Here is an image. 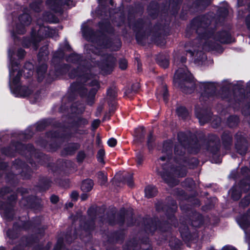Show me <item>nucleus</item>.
Instances as JSON below:
<instances>
[{
  "label": "nucleus",
  "instance_id": "nucleus-1",
  "mask_svg": "<svg viewBox=\"0 0 250 250\" xmlns=\"http://www.w3.org/2000/svg\"><path fill=\"white\" fill-rule=\"evenodd\" d=\"M211 21L209 16H204L195 19L192 22L194 29L203 43V49L208 51L217 49L218 42L228 43L231 42L229 32L226 31L215 32L213 28L209 27Z\"/></svg>",
  "mask_w": 250,
  "mask_h": 250
},
{
  "label": "nucleus",
  "instance_id": "nucleus-2",
  "mask_svg": "<svg viewBox=\"0 0 250 250\" xmlns=\"http://www.w3.org/2000/svg\"><path fill=\"white\" fill-rule=\"evenodd\" d=\"M81 68L74 69L69 74L71 78L78 77V81L71 85V88L74 91H77L81 97H85L88 103L92 104L95 95L100 88V83L95 75L91 74V70L84 69L80 72Z\"/></svg>",
  "mask_w": 250,
  "mask_h": 250
},
{
  "label": "nucleus",
  "instance_id": "nucleus-3",
  "mask_svg": "<svg viewBox=\"0 0 250 250\" xmlns=\"http://www.w3.org/2000/svg\"><path fill=\"white\" fill-rule=\"evenodd\" d=\"M174 80L184 93H191L195 88L192 76L186 67L179 68L176 70Z\"/></svg>",
  "mask_w": 250,
  "mask_h": 250
},
{
  "label": "nucleus",
  "instance_id": "nucleus-4",
  "mask_svg": "<svg viewBox=\"0 0 250 250\" xmlns=\"http://www.w3.org/2000/svg\"><path fill=\"white\" fill-rule=\"evenodd\" d=\"M162 169H158V174L170 186H174L177 184L178 182L173 178V175H177L179 177L186 176L187 171L185 166L177 168L172 167L169 163L163 165L161 164Z\"/></svg>",
  "mask_w": 250,
  "mask_h": 250
},
{
  "label": "nucleus",
  "instance_id": "nucleus-5",
  "mask_svg": "<svg viewBox=\"0 0 250 250\" xmlns=\"http://www.w3.org/2000/svg\"><path fill=\"white\" fill-rule=\"evenodd\" d=\"M115 62V57L111 55L106 54L102 56V62L97 64L103 73L108 74L113 71Z\"/></svg>",
  "mask_w": 250,
  "mask_h": 250
},
{
  "label": "nucleus",
  "instance_id": "nucleus-6",
  "mask_svg": "<svg viewBox=\"0 0 250 250\" xmlns=\"http://www.w3.org/2000/svg\"><path fill=\"white\" fill-rule=\"evenodd\" d=\"M178 140L179 143L175 145L174 153L176 155L182 156L188 143V137L185 133L180 132L178 134Z\"/></svg>",
  "mask_w": 250,
  "mask_h": 250
},
{
  "label": "nucleus",
  "instance_id": "nucleus-7",
  "mask_svg": "<svg viewBox=\"0 0 250 250\" xmlns=\"http://www.w3.org/2000/svg\"><path fill=\"white\" fill-rule=\"evenodd\" d=\"M72 2L71 0H47L46 4L54 12H61L63 5L70 6Z\"/></svg>",
  "mask_w": 250,
  "mask_h": 250
},
{
  "label": "nucleus",
  "instance_id": "nucleus-8",
  "mask_svg": "<svg viewBox=\"0 0 250 250\" xmlns=\"http://www.w3.org/2000/svg\"><path fill=\"white\" fill-rule=\"evenodd\" d=\"M20 23L16 27V32L20 34L25 33V28L30 25L31 22V18L26 13H23L19 17Z\"/></svg>",
  "mask_w": 250,
  "mask_h": 250
},
{
  "label": "nucleus",
  "instance_id": "nucleus-9",
  "mask_svg": "<svg viewBox=\"0 0 250 250\" xmlns=\"http://www.w3.org/2000/svg\"><path fill=\"white\" fill-rule=\"evenodd\" d=\"M236 142L235 143L236 149L241 155L244 154L247 149V143L242 133H237L235 136Z\"/></svg>",
  "mask_w": 250,
  "mask_h": 250
},
{
  "label": "nucleus",
  "instance_id": "nucleus-10",
  "mask_svg": "<svg viewBox=\"0 0 250 250\" xmlns=\"http://www.w3.org/2000/svg\"><path fill=\"white\" fill-rule=\"evenodd\" d=\"M201 88L204 89V92L202 93L200 99H203L204 97H209L213 95L215 91V87L212 83H203L201 84Z\"/></svg>",
  "mask_w": 250,
  "mask_h": 250
},
{
  "label": "nucleus",
  "instance_id": "nucleus-11",
  "mask_svg": "<svg viewBox=\"0 0 250 250\" xmlns=\"http://www.w3.org/2000/svg\"><path fill=\"white\" fill-rule=\"evenodd\" d=\"M87 213L89 216L91 218V219L87 221L83 225V229L86 232H90L91 230H93L95 226H94V219L95 218H93V217L95 216V211L94 208H90L87 210Z\"/></svg>",
  "mask_w": 250,
  "mask_h": 250
},
{
  "label": "nucleus",
  "instance_id": "nucleus-12",
  "mask_svg": "<svg viewBox=\"0 0 250 250\" xmlns=\"http://www.w3.org/2000/svg\"><path fill=\"white\" fill-rule=\"evenodd\" d=\"M172 143L170 140L165 142L163 145L162 152L166 154L167 156H162L160 158L159 160L165 161L167 159H169V157L172 154Z\"/></svg>",
  "mask_w": 250,
  "mask_h": 250
},
{
  "label": "nucleus",
  "instance_id": "nucleus-13",
  "mask_svg": "<svg viewBox=\"0 0 250 250\" xmlns=\"http://www.w3.org/2000/svg\"><path fill=\"white\" fill-rule=\"evenodd\" d=\"M237 222L243 229H245L249 226L250 225V210H249L246 214L238 218Z\"/></svg>",
  "mask_w": 250,
  "mask_h": 250
},
{
  "label": "nucleus",
  "instance_id": "nucleus-14",
  "mask_svg": "<svg viewBox=\"0 0 250 250\" xmlns=\"http://www.w3.org/2000/svg\"><path fill=\"white\" fill-rule=\"evenodd\" d=\"M14 147L15 148V150L18 151L19 153H21L22 155H23L24 153H25V151H27L30 154L34 150L33 146L30 144L24 145L20 143H17Z\"/></svg>",
  "mask_w": 250,
  "mask_h": 250
},
{
  "label": "nucleus",
  "instance_id": "nucleus-15",
  "mask_svg": "<svg viewBox=\"0 0 250 250\" xmlns=\"http://www.w3.org/2000/svg\"><path fill=\"white\" fill-rule=\"evenodd\" d=\"M222 143L226 149H229L232 142V136L229 132H225L222 136Z\"/></svg>",
  "mask_w": 250,
  "mask_h": 250
},
{
  "label": "nucleus",
  "instance_id": "nucleus-16",
  "mask_svg": "<svg viewBox=\"0 0 250 250\" xmlns=\"http://www.w3.org/2000/svg\"><path fill=\"white\" fill-rule=\"evenodd\" d=\"M196 115L199 119L200 124L201 125H203L210 120L211 114L210 113H208L206 115H203L199 113L197 109H196Z\"/></svg>",
  "mask_w": 250,
  "mask_h": 250
},
{
  "label": "nucleus",
  "instance_id": "nucleus-17",
  "mask_svg": "<svg viewBox=\"0 0 250 250\" xmlns=\"http://www.w3.org/2000/svg\"><path fill=\"white\" fill-rule=\"evenodd\" d=\"M47 70V65L45 63H42L37 68L38 80L39 82L42 81L44 78V74Z\"/></svg>",
  "mask_w": 250,
  "mask_h": 250
},
{
  "label": "nucleus",
  "instance_id": "nucleus-18",
  "mask_svg": "<svg viewBox=\"0 0 250 250\" xmlns=\"http://www.w3.org/2000/svg\"><path fill=\"white\" fill-rule=\"evenodd\" d=\"M205 16H207V15H205ZM201 17H204V16H201ZM199 17H201V16H199V17H197L195 18H194L191 21V24H190V28H188V27L187 29V34H186V36H188V37H190V35H188V32H189L190 30H193V31H194L197 34V37L196 38V39L194 41V42L195 43H197V45L199 46L200 45H202V47L203 48V43H202L201 42V39L199 38V35L197 33L196 30L195 29H194L193 26H192V22L193 21L196 19V18H198Z\"/></svg>",
  "mask_w": 250,
  "mask_h": 250
},
{
  "label": "nucleus",
  "instance_id": "nucleus-19",
  "mask_svg": "<svg viewBox=\"0 0 250 250\" xmlns=\"http://www.w3.org/2000/svg\"><path fill=\"white\" fill-rule=\"evenodd\" d=\"M93 185L94 184L92 180L86 179L83 182L81 189L84 192H88L92 189Z\"/></svg>",
  "mask_w": 250,
  "mask_h": 250
},
{
  "label": "nucleus",
  "instance_id": "nucleus-20",
  "mask_svg": "<svg viewBox=\"0 0 250 250\" xmlns=\"http://www.w3.org/2000/svg\"><path fill=\"white\" fill-rule=\"evenodd\" d=\"M136 131L135 141L142 142L145 138V130L144 127H140L137 128Z\"/></svg>",
  "mask_w": 250,
  "mask_h": 250
},
{
  "label": "nucleus",
  "instance_id": "nucleus-21",
  "mask_svg": "<svg viewBox=\"0 0 250 250\" xmlns=\"http://www.w3.org/2000/svg\"><path fill=\"white\" fill-rule=\"evenodd\" d=\"M145 191L146 196L148 198L155 196L157 192L156 188L152 186L146 187L145 189Z\"/></svg>",
  "mask_w": 250,
  "mask_h": 250
},
{
  "label": "nucleus",
  "instance_id": "nucleus-22",
  "mask_svg": "<svg viewBox=\"0 0 250 250\" xmlns=\"http://www.w3.org/2000/svg\"><path fill=\"white\" fill-rule=\"evenodd\" d=\"M17 91L19 95L21 97L28 96L31 93V90L29 89L28 87L25 86L18 87Z\"/></svg>",
  "mask_w": 250,
  "mask_h": 250
},
{
  "label": "nucleus",
  "instance_id": "nucleus-23",
  "mask_svg": "<svg viewBox=\"0 0 250 250\" xmlns=\"http://www.w3.org/2000/svg\"><path fill=\"white\" fill-rule=\"evenodd\" d=\"M157 62L160 66L166 68L169 64V59L165 56H160L157 58Z\"/></svg>",
  "mask_w": 250,
  "mask_h": 250
},
{
  "label": "nucleus",
  "instance_id": "nucleus-24",
  "mask_svg": "<svg viewBox=\"0 0 250 250\" xmlns=\"http://www.w3.org/2000/svg\"><path fill=\"white\" fill-rule=\"evenodd\" d=\"M79 148V145L77 144H69L67 147H65L64 150L66 154L71 155L73 154L77 149Z\"/></svg>",
  "mask_w": 250,
  "mask_h": 250
},
{
  "label": "nucleus",
  "instance_id": "nucleus-25",
  "mask_svg": "<svg viewBox=\"0 0 250 250\" xmlns=\"http://www.w3.org/2000/svg\"><path fill=\"white\" fill-rule=\"evenodd\" d=\"M194 217L196 219L191 221V225L195 228L199 227L203 223L202 217L198 213L194 215Z\"/></svg>",
  "mask_w": 250,
  "mask_h": 250
},
{
  "label": "nucleus",
  "instance_id": "nucleus-26",
  "mask_svg": "<svg viewBox=\"0 0 250 250\" xmlns=\"http://www.w3.org/2000/svg\"><path fill=\"white\" fill-rule=\"evenodd\" d=\"M178 115L183 119H185L188 115V112L185 107L180 106L176 109Z\"/></svg>",
  "mask_w": 250,
  "mask_h": 250
},
{
  "label": "nucleus",
  "instance_id": "nucleus-27",
  "mask_svg": "<svg viewBox=\"0 0 250 250\" xmlns=\"http://www.w3.org/2000/svg\"><path fill=\"white\" fill-rule=\"evenodd\" d=\"M97 176L98 178V182L101 185H104L107 181V178L106 175L104 172L100 171L97 173Z\"/></svg>",
  "mask_w": 250,
  "mask_h": 250
},
{
  "label": "nucleus",
  "instance_id": "nucleus-28",
  "mask_svg": "<svg viewBox=\"0 0 250 250\" xmlns=\"http://www.w3.org/2000/svg\"><path fill=\"white\" fill-rule=\"evenodd\" d=\"M239 119L236 116H230L228 119V123L230 127L236 125L238 123Z\"/></svg>",
  "mask_w": 250,
  "mask_h": 250
},
{
  "label": "nucleus",
  "instance_id": "nucleus-29",
  "mask_svg": "<svg viewBox=\"0 0 250 250\" xmlns=\"http://www.w3.org/2000/svg\"><path fill=\"white\" fill-rule=\"evenodd\" d=\"M88 124V121L84 118H79L75 122L74 126L76 127H82Z\"/></svg>",
  "mask_w": 250,
  "mask_h": 250
},
{
  "label": "nucleus",
  "instance_id": "nucleus-30",
  "mask_svg": "<svg viewBox=\"0 0 250 250\" xmlns=\"http://www.w3.org/2000/svg\"><path fill=\"white\" fill-rule=\"evenodd\" d=\"M149 223L146 225L145 229L147 233H153L156 229V224L152 220L149 221Z\"/></svg>",
  "mask_w": 250,
  "mask_h": 250
},
{
  "label": "nucleus",
  "instance_id": "nucleus-31",
  "mask_svg": "<svg viewBox=\"0 0 250 250\" xmlns=\"http://www.w3.org/2000/svg\"><path fill=\"white\" fill-rule=\"evenodd\" d=\"M21 168L22 171L21 172V176L25 179L29 178L30 175V169L24 165H23Z\"/></svg>",
  "mask_w": 250,
  "mask_h": 250
},
{
  "label": "nucleus",
  "instance_id": "nucleus-32",
  "mask_svg": "<svg viewBox=\"0 0 250 250\" xmlns=\"http://www.w3.org/2000/svg\"><path fill=\"white\" fill-rule=\"evenodd\" d=\"M250 203V193L246 196L241 201L240 206L245 208L249 205Z\"/></svg>",
  "mask_w": 250,
  "mask_h": 250
},
{
  "label": "nucleus",
  "instance_id": "nucleus-33",
  "mask_svg": "<svg viewBox=\"0 0 250 250\" xmlns=\"http://www.w3.org/2000/svg\"><path fill=\"white\" fill-rule=\"evenodd\" d=\"M104 155H105V151L104 150V149H100L98 153H97V159H98V161L104 164Z\"/></svg>",
  "mask_w": 250,
  "mask_h": 250
},
{
  "label": "nucleus",
  "instance_id": "nucleus-34",
  "mask_svg": "<svg viewBox=\"0 0 250 250\" xmlns=\"http://www.w3.org/2000/svg\"><path fill=\"white\" fill-rule=\"evenodd\" d=\"M241 195L240 192L237 190L235 188H233L231 189V197L234 200H238Z\"/></svg>",
  "mask_w": 250,
  "mask_h": 250
},
{
  "label": "nucleus",
  "instance_id": "nucleus-35",
  "mask_svg": "<svg viewBox=\"0 0 250 250\" xmlns=\"http://www.w3.org/2000/svg\"><path fill=\"white\" fill-rule=\"evenodd\" d=\"M211 0H197L196 4L198 6L205 7L210 4Z\"/></svg>",
  "mask_w": 250,
  "mask_h": 250
},
{
  "label": "nucleus",
  "instance_id": "nucleus-36",
  "mask_svg": "<svg viewBox=\"0 0 250 250\" xmlns=\"http://www.w3.org/2000/svg\"><path fill=\"white\" fill-rule=\"evenodd\" d=\"M48 54V51L47 50V48L46 46L43 47L40 50V51L39 53V58H43V59H45L44 57H47Z\"/></svg>",
  "mask_w": 250,
  "mask_h": 250
},
{
  "label": "nucleus",
  "instance_id": "nucleus-37",
  "mask_svg": "<svg viewBox=\"0 0 250 250\" xmlns=\"http://www.w3.org/2000/svg\"><path fill=\"white\" fill-rule=\"evenodd\" d=\"M30 6L36 12H39L41 10V6L40 3L34 2L30 4Z\"/></svg>",
  "mask_w": 250,
  "mask_h": 250
},
{
  "label": "nucleus",
  "instance_id": "nucleus-38",
  "mask_svg": "<svg viewBox=\"0 0 250 250\" xmlns=\"http://www.w3.org/2000/svg\"><path fill=\"white\" fill-rule=\"evenodd\" d=\"M154 141V138L153 136L152 133L151 132L150 133L149 136L147 138V146L149 149H152L153 147V143Z\"/></svg>",
  "mask_w": 250,
  "mask_h": 250
},
{
  "label": "nucleus",
  "instance_id": "nucleus-39",
  "mask_svg": "<svg viewBox=\"0 0 250 250\" xmlns=\"http://www.w3.org/2000/svg\"><path fill=\"white\" fill-rule=\"evenodd\" d=\"M161 91H162V95L164 101L167 103L168 101V94L166 86H163L161 87Z\"/></svg>",
  "mask_w": 250,
  "mask_h": 250
},
{
  "label": "nucleus",
  "instance_id": "nucleus-40",
  "mask_svg": "<svg viewBox=\"0 0 250 250\" xmlns=\"http://www.w3.org/2000/svg\"><path fill=\"white\" fill-rule=\"evenodd\" d=\"M139 88H140V86H139V83H134L131 86V89H128L125 92V93L126 95H127L132 92L133 93H136L137 91V90L139 89Z\"/></svg>",
  "mask_w": 250,
  "mask_h": 250
},
{
  "label": "nucleus",
  "instance_id": "nucleus-41",
  "mask_svg": "<svg viewBox=\"0 0 250 250\" xmlns=\"http://www.w3.org/2000/svg\"><path fill=\"white\" fill-rule=\"evenodd\" d=\"M119 67L122 69L124 70L127 68V62L125 59H122L119 61Z\"/></svg>",
  "mask_w": 250,
  "mask_h": 250
},
{
  "label": "nucleus",
  "instance_id": "nucleus-42",
  "mask_svg": "<svg viewBox=\"0 0 250 250\" xmlns=\"http://www.w3.org/2000/svg\"><path fill=\"white\" fill-rule=\"evenodd\" d=\"M86 155L83 151H80L77 155V160L79 162H82L85 158Z\"/></svg>",
  "mask_w": 250,
  "mask_h": 250
},
{
  "label": "nucleus",
  "instance_id": "nucleus-43",
  "mask_svg": "<svg viewBox=\"0 0 250 250\" xmlns=\"http://www.w3.org/2000/svg\"><path fill=\"white\" fill-rule=\"evenodd\" d=\"M107 144L110 147H114L117 144V140L115 138H111L108 140Z\"/></svg>",
  "mask_w": 250,
  "mask_h": 250
},
{
  "label": "nucleus",
  "instance_id": "nucleus-44",
  "mask_svg": "<svg viewBox=\"0 0 250 250\" xmlns=\"http://www.w3.org/2000/svg\"><path fill=\"white\" fill-rule=\"evenodd\" d=\"M107 95L111 98H115L117 96V93L115 89H109L107 90Z\"/></svg>",
  "mask_w": 250,
  "mask_h": 250
},
{
  "label": "nucleus",
  "instance_id": "nucleus-45",
  "mask_svg": "<svg viewBox=\"0 0 250 250\" xmlns=\"http://www.w3.org/2000/svg\"><path fill=\"white\" fill-rule=\"evenodd\" d=\"M21 75V72L20 70L18 71L16 76L13 80V83L14 84L16 85L19 83Z\"/></svg>",
  "mask_w": 250,
  "mask_h": 250
},
{
  "label": "nucleus",
  "instance_id": "nucleus-46",
  "mask_svg": "<svg viewBox=\"0 0 250 250\" xmlns=\"http://www.w3.org/2000/svg\"><path fill=\"white\" fill-rule=\"evenodd\" d=\"M127 179L125 180L127 184L129 187H132L133 184V182L132 181V175L131 174H128L127 177H126Z\"/></svg>",
  "mask_w": 250,
  "mask_h": 250
},
{
  "label": "nucleus",
  "instance_id": "nucleus-47",
  "mask_svg": "<svg viewBox=\"0 0 250 250\" xmlns=\"http://www.w3.org/2000/svg\"><path fill=\"white\" fill-rule=\"evenodd\" d=\"M100 124V121L98 119L95 120L93 121L91 126L94 129H96Z\"/></svg>",
  "mask_w": 250,
  "mask_h": 250
},
{
  "label": "nucleus",
  "instance_id": "nucleus-48",
  "mask_svg": "<svg viewBox=\"0 0 250 250\" xmlns=\"http://www.w3.org/2000/svg\"><path fill=\"white\" fill-rule=\"evenodd\" d=\"M137 162L138 165H141L143 160V156L141 153H138L136 156Z\"/></svg>",
  "mask_w": 250,
  "mask_h": 250
},
{
  "label": "nucleus",
  "instance_id": "nucleus-49",
  "mask_svg": "<svg viewBox=\"0 0 250 250\" xmlns=\"http://www.w3.org/2000/svg\"><path fill=\"white\" fill-rule=\"evenodd\" d=\"M121 214L120 215V216H119L120 219V223H121V224H123L124 222L125 219V210H124V209H123V210H121Z\"/></svg>",
  "mask_w": 250,
  "mask_h": 250
},
{
  "label": "nucleus",
  "instance_id": "nucleus-50",
  "mask_svg": "<svg viewBox=\"0 0 250 250\" xmlns=\"http://www.w3.org/2000/svg\"><path fill=\"white\" fill-rule=\"evenodd\" d=\"M62 246V241H58L57 244L54 248V250H61Z\"/></svg>",
  "mask_w": 250,
  "mask_h": 250
},
{
  "label": "nucleus",
  "instance_id": "nucleus-51",
  "mask_svg": "<svg viewBox=\"0 0 250 250\" xmlns=\"http://www.w3.org/2000/svg\"><path fill=\"white\" fill-rule=\"evenodd\" d=\"M219 12L221 13L223 17H225L227 15L228 11L225 8H221L219 9Z\"/></svg>",
  "mask_w": 250,
  "mask_h": 250
},
{
  "label": "nucleus",
  "instance_id": "nucleus-52",
  "mask_svg": "<svg viewBox=\"0 0 250 250\" xmlns=\"http://www.w3.org/2000/svg\"><path fill=\"white\" fill-rule=\"evenodd\" d=\"M25 55V51L22 49H19L18 51V56L20 58H22Z\"/></svg>",
  "mask_w": 250,
  "mask_h": 250
},
{
  "label": "nucleus",
  "instance_id": "nucleus-53",
  "mask_svg": "<svg viewBox=\"0 0 250 250\" xmlns=\"http://www.w3.org/2000/svg\"><path fill=\"white\" fill-rule=\"evenodd\" d=\"M177 208V207L175 201H173L172 203V207L169 209V210L171 213H173L174 212Z\"/></svg>",
  "mask_w": 250,
  "mask_h": 250
},
{
  "label": "nucleus",
  "instance_id": "nucleus-54",
  "mask_svg": "<svg viewBox=\"0 0 250 250\" xmlns=\"http://www.w3.org/2000/svg\"><path fill=\"white\" fill-rule=\"evenodd\" d=\"M79 194L76 191H73L71 194V197L74 200H77Z\"/></svg>",
  "mask_w": 250,
  "mask_h": 250
},
{
  "label": "nucleus",
  "instance_id": "nucleus-55",
  "mask_svg": "<svg viewBox=\"0 0 250 250\" xmlns=\"http://www.w3.org/2000/svg\"><path fill=\"white\" fill-rule=\"evenodd\" d=\"M2 152L6 155L12 156V154L9 151V148H4L2 149Z\"/></svg>",
  "mask_w": 250,
  "mask_h": 250
},
{
  "label": "nucleus",
  "instance_id": "nucleus-56",
  "mask_svg": "<svg viewBox=\"0 0 250 250\" xmlns=\"http://www.w3.org/2000/svg\"><path fill=\"white\" fill-rule=\"evenodd\" d=\"M50 201L52 203H56L59 201V198L57 196L52 195L50 197Z\"/></svg>",
  "mask_w": 250,
  "mask_h": 250
},
{
  "label": "nucleus",
  "instance_id": "nucleus-57",
  "mask_svg": "<svg viewBox=\"0 0 250 250\" xmlns=\"http://www.w3.org/2000/svg\"><path fill=\"white\" fill-rule=\"evenodd\" d=\"M26 65L28 66L29 67V70H28V73L29 74V75H31L32 74V68L33 67V65L31 63H27L26 64Z\"/></svg>",
  "mask_w": 250,
  "mask_h": 250
},
{
  "label": "nucleus",
  "instance_id": "nucleus-58",
  "mask_svg": "<svg viewBox=\"0 0 250 250\" xmlns=\"http://www.w3.org/2000/svg\"><path fill=\"white\" fill-rule=\"evenodd\" d=\"M63 57V53L62 51H59V55H57V53H56L54 55L53 60L55 61L58 58H62Z\"/></svg>",
  "mask_w": 250,
  "mask_h": 250
},
{
  "label": "nucleus",
  "instance_id": "nucleus-59",
  "mask_svg": "<svg viewBox=\"0 0 250 250\" xmlns=\"http://www.w3.org/2000/svg\"><path fill=\"white\" fill-rule=\"evenodd\" d=\"M246 22L247 26L248 28L250 30V16L249 15L247 17L246 19Z\"/></svg>",
  "mask_w": 250,
  "mask_h": 250
},
{
  "label": "nucleus",
  "instance_id": "nucleus-60",
  "mask_svg": "<svg viewBox=\"0 0 250 250\" xmlns=\"http://www.w3.org/2000/svg\"><path fill=\"white\" fill-rule=\"evenodd\" d=\"M210 137H211L210 139V141H212V142H218L219 141V138L217 136L214 135H211Z\"/></svg>",
  "mask_w": 250,
  "mask_h": 250
},
{
  "label": "nucleus",
  "instance_id": "nucleus-61",
  "mask_svg": "<svg viewBox=\"0 0 250 250\" xmlns=\"http://www.w3.org/2000/svg\"><path fill=\"white\" fill-rule=\"evenodd\" d=\"M142 27H143V26L142 25L140 27V21H137V22L135 24V25L133 27V28L135 31H137L138 30V28H142Z\"/></svg>",
  "mask_w": 250,
  "mask_h": 250
},
{
  "label": "nucleus",
  "instance_id": "nucleus-62",
  "mask_svg": "<svg viewBox=\"0 0 250 250\" xmlns=\"http://www.w3.org/2000/svg\"><path fill=\"white\" fill-rule=\"evenodd\" d=\"M88 197V195L86 193H83L81 194V198L82 200L84 201Z\"/></svg>",
  "mask_w": 250,
  "mask_h": 250
},
{
  "label": "nucleus",
  "instance_id": "nucleus-63",
  "mask_svg": "<svg viewBox=\"0 0 250 250\" xmlns=\"http://www.w3.org/2000/svg\"><path fill=\"white\" fill-rule=\"evenodd\" d=\"M90 50H92V51L95 54H98L99 55H101V51L99 50V49L97 48H95L94 50H93V48H90Z\"/></svg>",
  "mask_w": 250,
  "mask_h": 250
},
{
  "label": "nucleus",
  "instance_id": "nucleus-64",
  "mask_svg": "<svg viewBox=\"0 0 250 250\" xmlns=\"http://www.w3.org/2000/svg\"><path fill=\"white\" fill-rule=\"evenodd\" d=\"M13 233V231L11 230H8L7 232V235L11 239L14 238V237L12 236V233Z\"/></svg>",
  "mask_w": 250,
  "mask_h": 250
}]
</instances>
